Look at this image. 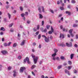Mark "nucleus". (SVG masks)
<instances>
[{"mask_svg": "<svg viewBox=\"0 0 78 78\" xmlns=\"http://www.w3.org/2000/svg\"><path fill=\"white\" fill-rule=\"evenodd\" d=\"M26 70V67L23 66L21 67L20 69V73H23V70Z\"/></svg>", "mask_w": 78, "mask_h": 78, "instance_id": "f257e3e1", "label": "nucleus"}, {"mask_svg": "<svg viewBox=\"0 0 78 78\" xmlns=\"http://www.w3.org/2000/svg\"><path fill=\"white\" fill-rule=\"evenodd\" d=\"M66 45L68 47H71L72 46V42H70L69 44L68 43H66Z\"/></svg>", "mask_w": 78, "mask_h": 78, "instance_id": "f03ea898", "label": "nucleus"}, {"mask_svg": "<svg viewBox=\"0 0 78 78\" xmlns=\"http://www.w3.org/2000/svg\"><path fill=\"white\" fill-rule=\"evenodd\" d=\"M30 61L29 58L28 57H26V59H24L23 64H25L26 61Z\"/></svg>", "mask_w": 78, "mask_h": 78, "instance_id": "7ed1b4c3", "label": "nucleus"}, {"mask_svg": "<svg viewBox=\"0 0 78 78\" xmlns=\"http://www.w3.org/2000/svg\"><path fill=\"white\" fill-rule=\"evenodd\" d=\"M1 53H2L3 55H5L8 53V51L6 50H3L1 51Z\"/></svg>", "mask_w": 78, "mask_h": 78, "instance_id": "20e7f679", "label": "nucleus"}, {"mask_svg": "<svg viewBox=\"0 0 78 78\" xmlns=\"http://www.w3.org/2000/svg\"><path fill=\"white\" fill-rule=\"evenodd\" d=\"M44 41L46 42H48L50 41V37L47 38V37L44 39Z\"/></svg>", "mask_w": 78, "mask_h": 78, "instance_id": "39448f33", "label": "nucleus"}, {"mask_svg": "<svg viewBox=\"0 0 78 78\" xmlns=\"http://www.w3.org/2000/svg\"><path fill=\"white\" fill-rule=\"evenodd\" d=\"M25 41L26 40H24L20 44V45L21 46H23V45H25Z\"/></svg>", "mask_w": 78, "mask_h": 78, "instance_id": "423d86ee", "label": "nucleus"}, {"mask_svg": "<svg viewBox=\"0 0 78 78\" xmlns=\"http://www.w3.org/2000/svg\"><path fill=\"white\" fill-rule=\"evenodd\" d=\"M66 14H68V16H70L71 14V12L69 11H66Z\"/></svg>", "mask_w": 78, "mask_h": 78, "instance_id": "0eeeda50", "label": "nucleus"}, {"mask_svg": "<svg viewBox=\"0 0 78 78\" xmlns=\"http://www.w3.org/2000/svg\"><path fill=\"white\" fill-rule=\"evenodd\" d=\"M0 30L2 31V30L3 31H5V29L4 28V27H1Z\"/></svg>", "mask_w": 78, "mask_h": 78, "instance_id": "6e6552de", "label": "nucleus"}, {"mask_svg": "<svg viewBox=\"0 0 78 78\" xmlns=\"http://www.w3.org/2000/svg\"><path fill=\"white\" fill-rule=\"evenodd\" d=\"M65 72H66V73H67L68 75H70V73H69V72L67 70L65 69Z\"/></svg>", "mask_w": 78, "mask_h": 78, "instance_id": "1a4fd4ad", "label": "nucleus"}, {"mask_svg": "<svg viewBox=\"0 0 78 78\" xmlns=\"http://www.w3.org/2000/svg\"><path fill=\"white\" fill-rule=\"evenodd\" d=\"M59 46H62V47H65L66 45L63 43H62L59 44Z\"/></svg>", "mask_w": 78, "mask_h": 78, "instance_id": "9d476101", "label": "nucleus"}, {"mask_svg": "<svg viewBox=\"0 0 78 78\" xmlns=\"http://www.w3.org/2000/svg\"><path fill=\"white\" fill-rule=\"evenodd\" d=\"M39 19H42L43 18V16L40 13L39 14Z\"/></svg>", "mask_w": 78, "mask_h": 78, "instance_id": "9b49d317", "label": "nucleus"}, {"mask_svg": "<svg viewBox=\"0 0 78 78\" xmlns=\"http://www.w3.org/2000/svg\"><path fill=\"white\" fill-rule=\"evenodd\" d=\"M62 39L64 37V35L63 34H61L60 35V38H61V37H62Z\"/></svg>", "mask_w": 78, "mask_h": 78, "instance_id": "f8f14e48", "label": "nucleus"}, {"mask_svg": "<svg viewBox=\"0 0 78 78\" xmlns=\"http://www.w3.org/2000/svg\"><path fill=\"white\" fill-rule=\"evenodd\" d=\"M17 46V43H15L13 45V47H16Z\"/></svg>", "mask_w": 78, "mask_h": 78, "instance_id": "ddd939ff", "label": "nucleus"}, {"mask_svg": "<svg viewBox=\"0 0 78 78\" xmlns=\"http://www.w3.org/2000/svg\"><path fill=\"white\" fill-rule=\"evenodd\" d=\"M72 31H73V29H71L69 30V33L70 34H72Z\"/></svg>", "mask_w": 78, "mask_h": 78, "instance_id": "4468645a", "label": "nucleus"}, {"mask_svg": "<svg viewBox=\"0 0 78 78\" xmlns=\"http://www.w3.org/2000/svg\"><path fill=\"white\" fill-rule=\"evenodd\" d=\"M14 25V23H12L11 24H10L9 25V28L11 27H12V25Z\"/></svg>", "mask_w": 78, "mask_h": 78, "instance_id": "2eb2a0df", "label": "nucleus"}, {"mask_svg": "<svg viewBox=\"0 0 78 78\" xmlns=\"http://www.w3.org/2000/svg\"><path fill=\"white\" fill-rule=\"evenodd\" d=\"M73 56H74V54H71L70 56V58H71V59H73Z\"/></svg>", "mask_w": 78, "mask_h": 78, "instance_id": "dca6fc26", "label": "nucleus"}, {"mask_svg": "<svg viewBox=\"0 0 78 78\" xmlns=\"http://www.w3.org/2000/svg\"><path fill=\"white\" fill-rule=\"evenodd\" d=\"M78 27V24H73V27Z\"/></svg>", "mask_w": 78, "mask_h": 78, "instance_id": "f3484780", "label": "nucleus"}, {"mask_svg": "<svg viewBox=\"0 0 78 78\" xmlns=\"http://www.w3.org/2000/svg\"><path fill=\"white\" fill-rule=\"evenodd\" d=\"M8 16L9 19H11V14H10L9 13H8Z\"/></svg>", "mask_w": 78, "mask_h": 78, "instance_id": "a211bd4d", "label": "nucleus"}, {"mask_svg": "<svg viewBox=\"0 0 78 78\" xmlns=\"http://www.w3.org/2000/svg\"><path fill=\"white\" fill-rule=\"evenodd\" d=\"M36 67V66L34 65H33L31 67V69H34V68H35V67Z\"/></svg>", "mask_w": 78, "mask_h": 78, "instance_id": "6ab92c4d", "label": "nucleus"}, {"mask_svg": "<svg viewBox=\"0 0 78 78\" xmlns=\"http://www.w3.org/2000/svg\"><path fill=\"white\" fill-rule=\"evenodd\" d=\"M56 53H55L54 54L52 55V57H55V56H56Z\"/></svg>", "mask_w": 78, "mask_h": 78, "instance_id": "aec40b11", "label": "nucleus"}, {"mask_svg": "<svg viewBox=\"0 0 78 78\" xmlns=\"http://www.w3.org/2000/svg\"><path fill=\"white\" fill-rule=\"evenodd\" d=\"M12 69V67L11 66H9L8 68V70H10Z\"/></svg>", "mask_w": 78, "mask_h": 78, "instance_id": "412c9836", "label": "nucleus"}, {"mask_svg": "<svg viewBox=\"0 0 78 78\" xmlns=\"http://www.w3.org/2000/svg\"><path fill=\"white\" fill-rule=\"evenodd\" d=\"M51 30L52 32H54V30L53 29V27H52V26L51 27Z\"/></svg>", "mask_w": 78, "mask_h": 78, "instance_id": "4be33fe9", "label": "nucleus"}, {"mask_svg": "<svg viewBox=\"0 0 78 78\" xmlns=\"http://www.w3.org/2000/svg\"><path fill=\"white\" fill-rule=\"evenodd\" d=\"M72 66H69L68 67V70H70V69H71V68H72Z\"/></svg>", "mask_w": 78, "mask_h": 78, "instance_id": "5701e85b", "label": "nucleus"}, {"mask_svg": "<svg viewBox=\"0 0 78 78\" xmlns=\"http://www.w3.org/2000/svg\"><path fill=\"white\" fill-rule=\"evenodd\" d=\"M38 10L40 13H41V8L40 7H38Z\"/></svg>", "mask_w": 78, "mask_h": 78, "instance_id": "b1692460", "label": "nucleus"}, {"mask_svg": "<svg viewBox=\"0 0 78 78\" xmlns=\"http://www.w3.org/2000/svg\"><path fill=\"white\" fill-rule=\"evenodd\" d=\"M21 58H22V56L20 55L18 57V59H21Z\"/></svg>", "mask_w": 78, "mask_h": 78, "instance_id": "393cba45", "label": "nucleus"}, {"mask_svg": "<svg viewBox=\"0 0 78 78\" xmlns=\"http://www.w3.org/2000/svg\"><path fill=\"white\" fill-rule=\"evenodd\" d=\"M54 51H55V53H56L57 52H58V50L56 49H54Z\"/></svg>", "mask_w": 78, "mask_h": 78, "instance_id": "a878e982", "label": "nucleus"}, {"mask_svg": "<svg viewBox=\"0 0 78 78\" xmlns=\"http://www.w3.org/2000/svg\"><path fill=\"white\" fill-rule=\"evenodd\" d=\"M50 26L49 25H47L46 26V28L47 29H48H48H49V28H50Z\"/></svg>", "mask_w": 78, "mask_h": 78, "instance_id": "bb28decb", "label": "nucleus"}, {"mask_svg": "<svg viewBox=\"0 0 78 78\" xmlns=\"http://www.w3.org/2000/svg\"><path fill=\"white\" fill-rule=\"evenodd\" d=\"M41 34H39L38 36V39H41Z\"/></svg>", "mask_w": 78, "mask_h": 78, "instance_id": "cd10ccee", "label": "nucleus"}, {"mask_svg": "<svg viewBox=\"0 0 78 78\" xmlns=\"http://www.w3.org/2000/svg\"><path fill=\"white\" fill-rule=\"evenodd\" d=\"M68 64L69 65H71L72 64V62L70 61H69L68 62Z\"/></svg>", "mask_w": 78, "mask_h": 78, "instance_id": "c85d7f7f", "label": "nucleus"}, {"mask_svg": "<svg viewBox=\"0 0 78 78\" xmlns=\"http://www.w3.org/2000/svg\"><path fill=\"white\" fill-rule=\"evenodd\" d=\"M25 14L24 13H22L21 14V17H24V16H25Z\"/></svg>", "mask_w": 78, "mask_h": 78, "instance_id": "c756f323", "label": "nucleus"}, {"mask_svg": "<svg viewBox=\"0 0 78 78\" xmlns=\"http://www.w3.org/2000/svg\"><path fill=\"white\" fill-rule=\"evenodd\" d=\"M75 2H76L75 0H73L71 1V3H75Z\"/></svg>", "mask_w": 78, "mask_h": 78, "instance_id": "7c9ffc66", "label": "nucleus"}, {"mask_svg": "<svg viewBox=\"0 0 78 78\" xmlns=\"http://www.w3.org/2000/svg\"><path fill=\"white\" fill-rule=\"evenodd\" d=\"M34 64H36V63L37 62V60H35L34 58Z\"/></svg>", "mask_w": 78, "mask_h": 78, "instance_id": "2f4dec72", "label": "nucleus"}, {"mask_svg": "<svg viewBox=\"0 0 78 78\" xmlns=\"http://www.w3.org/2000/svg\"><path fill=\"white\" fill-rule=\"evenodd\" d=\"M61 59H62V60H64V59H65V58H64V57L62 56H61Z\"/></svg>", "mask_w": 78, "mask_h": 78, "instance_id": "473e14b6", "label": "nucleus"}, {"mask_svg": "<svg viewBox=\"0 0 78 78\" xmlns=\"http://www.w3.org/2000/svg\"><path fill=\"white\" fill-rule=\"evenodd\" d=\"M4 47H7V46H8V44H7V43H5L4 44Z\"/></svg>", "mask_w": 78, "mask_h": 78, "instance_id": "72a5a7b5", "label": "nucleus"}, {"mask_svg": "<svg viewBox=\"0 0 78 78\" xmlns=\"http://www.w3.org/2000/svg\"><path fill=\"white\" fill-rule=\"evenodd\" d=\"M30 22H31V21H30V20H27V23L28 24H29L30 23Z\"/></svg>", "mask_w": 78, "mask_h": 78, "instance_id": "f704fd0d", "label": "nucleus"}, {"mask_svg": "<svg viewBox=\"0 0 78 78\" xmlns=\"http://www.w3.org/2000/svg\"><path fill=\"white\" fill-rule=\"evenodd\" d=\"M11 44V42H9V43H8L7 45L8 46H10V45Z\"/></svg>", "mask_w": 78, "mask_h": 78, "instance_id": "c9c22d12", "label": "nucleus"}, {"mask_svg": "<svg viewBox=\"0 0 78 78\" xmlns=\"http://www.w3.org/2000/svg\"><path fill=\"white\" fill-rule=\"evenodd\" d=\"M31 56H32V58H33L34 59V57H35V56L34 55L32 54Z\"/></svg>", "mask_w": 78, "mask_h": 78, "instance_id": "e433bc0d", "label": "nucleus"}, {"mask_svg": "<svg viewBox=\"0 0 78 78\" xmlns=\"http://www.w3.org/2000/svg\"><path fill=\"white\" fill-rule=\"evenodd\" d=\"M60 9H61V10H64V9L63 8V7H60Z\"/></svg>", "mask_w": 78, "mask_h": 78, "instance_id": "4c0bfd02", "label": "nucleus"}, {"mask_svg": "<svg viewBox=\"0 0 78 78\" xmlns=\"http://www.w3.org/2000/svg\"><path fill=\"white\" fill-rule=\"evenodd\" d=\"M42 12H45L44 10V7L43 6L42 7Z\"/></svg>", "mask_w": 78, "mask_h": 78, "instance_id": "58836bf2", "label": "nucleus"}, {"mask_svg": "<svg viewBox=\"0 0 78 78\" xmlns=\"http://www.w3.org/2000/svg\"><path fill=\"white\" fill-rule=\"evenodd\" d=\"M41 30L42 31V32H43V31H44V28L43 27H41L40 28Z\"/></svg>", "mask_w": 78, "mask_h": 78, "instance_id": "ea45409f", "label": "nucleus"}, {"mask_svg": "<svg viewBox=\"0 0 78 78\" xmlns=\"http://www.w3.org/2000/svg\"><path fill=\"white\" fill-rule=\"evenodd\" d=\"M43 32H44V33H46L47 32V29H45L44 30H43Z\"/></svg>", "mask_w": 78, "mask_h": 78, "instance_id": "a19ab883", "label": "nucleus"}, {"mask_svg": "<svg viewBox=\"0 0 78 78\" xmlns=\"http://www.w3.org/2000/svg\"><path fill=\"white\" fill-rule=\"evenodd\" d=\"M61 67H62V66H58V69H61Z\"/></svg>", "mask_w": 78, "mask_h": 78, "instance_id": "79ce46f5", "label": "nucleus"}, {"mask_svg": "<svg viewBox=\"0 0 78 78\" xmlns=\"http://www.w3.org/2000/svg\"><path fill=\"white\" fill-rule=\"evenodd\" d=\"M39 31H38L36 33H35L36 35H38L39 34Z\"/></svg>", "mask_w": 78, "mask_h": 78, "instance_id": "37998d69", "label": "nucleus"}, {"mask_svg": "<svg viewBox=\"0 0 78 78\" xmlns=\"http://www.w3.org/2000/svg\"><path fill=\"white\" fill-rule=\"evenodd\" d=\"M74 72L75 73H77V71L75 69H74Z\"/></svg>", "mask_w": 78, "mask_h": 78, "instance_id": "c03bdc74", "label": "nucleus"}, {"mask_svg": "<svg viewBox=\"0 0 78 78\" xmlns=\"http://www.w3.org/2000/svg\"><path fill=\"white\" fill-rule=\"evenodd\" d=\"M20 10L21 11H23V8H22V7H20Z\"/></svg>", "mask_w": 78, "mask_h": 78, "instance_id": "a18cd8bd", "label": "nucleus"}, {"mask_svg": "<svg viewBox=\"0 0 78 78\" xmlns=\"http://www.w3.org/2000/svg\"><path fill=\"white\" fill-rule=\"evenodd\" d=\"M32 75H34V76H36V75L34 74V72L33 71H32Z\"/></svg>", "mask_w": 78, "mask_h": 78, "instance_id": "49530a36", "label": "nucleus"}, {"mask_svg": "<svg viewBox=\"0 0 78 78\" xmlns=\"http://www.w3.org/2000/svg\"><path fill=\"white\" fill-rule=\"evenodd\" d=\"M74 47H76V48H77V47H78V45H77L76 44H74Z\"/></svg>", "mask_w": 78, "mask_h": 78, "instance_id": "de8ad7c7", "label": "nucleus"}, {"mask_svg": "<svg viewBox=\"0 0 78 78\" xmlns=\"http://www.w3.org/2000/svg\"><path fill=\"white\" fill-rule=\"evenodd\" d=\"M25 13L26 16H28V12H25Z\"/></svg>", "mask_w": 78, "mask_h": 78, "instance_id": "09e8293b", "label": "nucleus"}, {"mask_svg": "<svg viewBox=\"0 0 78 78\" xmlns=\"http://www.w3.org/2000/svg\"><path fill=\"white\" fill-rule=\"evenodd\" d=\"M39 25H37V30H39Z\"/></svg>", "mask_w": 78, "mask_h": 78, "instance_id": "8fccbe9b", "label": "nucleus"}, {"mask_svg": "<svg viewBox=\"0 0 78 78\" xmlns=\"http://www.w3.org/2000/svg\"><path fill=\"white\" fill-rule=\"evenodd\" d=\"M52 33H53V32H52L51 31H49L48 34H52Z\"/></svg>", "mask_w": 78, "mask_h": 78, "instance_id": "3c124183", "label": "nucleus"}, {"mask_svg": "<svg viewBox=\"0 0 78 78\" xmlns=\"http://www.w3.org/2000/svg\"><path fill=\"white\" fill-rule=\"evenodd\" d=\"M70 35L72 36V37H73L74 35L73 34L71 33V34H70Z\"/></svg>", "mask_w": 78, "mask_h": 78, "instance_id": "603ef678", "label": "nucleus"}, {"mask_svg": "<svg viewBox=\"0 0 78 78\" xmlns=\"http://www.w3.org/2000/svg\"><path fill=\"white\" fill-rule=\"evenodd\" d=\"M0 35H3V32H0Z\"/></svg>", "mask_w": 78, "mask_h": 78, "instance_id": "864d4df0", "label": "nucleus"}, {"mask_svg": "<svg viewBox=\"0 0 78 78\" xmlns=\"http://www.w3.org/2000/svg\"><path fill=\"white\" fill-rule=\"evenodd\" d=\"M2 67V66L1 65H0V70H2L1 68Z\"/></svg>", "mask_w": 78, "mask_h": 78, "instance_id": "5fc2aeb1", "label": "nucleus"}, {"mask_svg": "<svg viewBox=\"0 0 78 78\" xmlns=\"http://www.w3.org/2000/svg\"><path fill=\"white\" fill-rule=\"evenodd\" d=\"M76 39H78V35L77 34L76 35Z\"/></svg>", "mask_w": 78, "mask_h": 78, "instance_id": "6e6d98bb", "label": "nucleus"}, {"mask_svg": "<svg viewBox=\"0 0 78 78\" xmlns=\"http://www.w3.org/2000/svg\"><path fill=\"white\" fill-rule=\"evenodd\" d=\"M51 12L52 13V14H54V12L52 10H51Z\"/></svg>", "mask_w": 78, "mask_h": 78, "instance_id": "4d7b16f0", "label": "nucleus"}, {"mask_svg": "<svg viewBox=\"0 0 78 78\" xmlns=\"http://www.w3.org/2000/svg\"><path fill=\"white\" fill-rule=\"evenodd\" d=\"M37 59H38V57H36L35 58V60H36L37 61Z\"/></svg>", "mask_w": 78, "mask_h": 78, "instance_id": "13d9d810", "label": "nucleus"}, {"mask_svg": "<svg viewBox=\"0 0 78 78\" xmlns=\"http://www.w3.org/2000/svg\"><path fill=\"white\" fill-rule=\"evenodd\" d=\"M42 25H44V21H42Z\"/></svg>", "mask_w": 78, "mask_h": 78, "instance_id": "bf43d9fd", "label": "nucleus"}, {"mask_svg": "<svg viewBox=\"0 0 78 78\" xmlns=\"http://www.w3.org/2000/svg\"><path fill=\"white\" fill-rule=\"evenodd\" d=\"M33 45H34V46H35V45H36V44L35 43H33Z\"/></svg>", "mask_w": 78, "mask_h": 78, "instance_id": "052dcab7", "label": "nucleus"}, {"mask_svg": "<svg viewBox=\"0 0 78 78\" xmlns=\"http://www.w3.org/2000/svg\"><path fill=\"white\" fill-rule=\"evenodd\" d=\"M42 37H44L45 38H46L47 37H46V36L45 35H42Z\"/></svg>", "mask_w": 78, "mask_h": 78, "instance_id": "680f3d73", "label": "nucleus"}, {"mask_svg": "<svg viewBox=\"0 0 78 78\" xmlns=\"http://www.w3.org/2000/svg\"><path fill=\"white\" fill-rule=\"evenodd\" d=\"M27 62L28 64H30V60L27 61Z\"/></svg>", "mask_w": 78, "mask_h": 78, "instance_id": "e2e57ef3", "label": "nucleus"}, {"mask_svg": "<svg viewBox=\"0 0 78 78\" xmlns=\"http://www.w3.org/2000/svg\"><path fill=\"white\" fill-rule=\"evenodd\" d=\"M50 39H51H51H53V37H52V36H51L50 37Z\"/></svg>", "mask_w": 78, "mask_h": 78, "instance_id": "0e129e2a", "label": "nucleus"}, {"mask_svg": "<svg viewBox=\"0 0 78 78\" xmlns=\"http://www.w3.org/2000/svg\"><path fill=\"white\" fill-rule=\"evenodd\" d=\"M10 32H13L14 31V30L12 29H11L10 30Z\"/></svg>", "mask_w": 78, "mask_h": 78, "instance_id": "69168bd1", "label": "nucleus"}, {"mask_svg": "<svg viewBox=\"0 0 78 78\" xmlns=\"http://www.w3.org/2000/svg\"><path fill=\"white\" fill-rule=\"evenodd\" d=\"M4 20L5 22H7V21H6V18H4Z\"/></svg>", "mask_w": 78, "mask_h": 78, "instance_id": "338daca9", "label": "nucleus"}, {"mask_svg": "<svg viewBox=\"0 0 78 78\" xmlns=\"http://www.w3.org/2000/svg\"><path fill=\"white\" fill-rule=\"evenodd\" d=\"M41 78H45V77L44 76V75H42L41 76Z\"/></svg>", "mask_w": 78, "mask_h": 78, "instance_id": "774afa93", "label": "nucleus"}]
</instances>
